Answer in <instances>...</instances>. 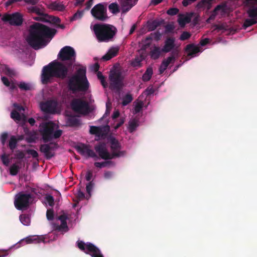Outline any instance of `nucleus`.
<instances>
[{
  "instance_id": "9b49d317",
  "label": "nucleus",
  "mask_w": 257,
  "mask_h": 257,
  "mask_svg": "<svg viewBox=\"0 0 257 257\" xmlns=\"http://www.w3.org/2000/svg\"><path fill=\"white\" fill-rule=\"evenodd\" d=\"M2 20L8 22L12 26H20L23 22V16L18 12L12 14H5L2 17Z\"/></svg>"
},
{
  "instance_id": "6e6d98bb",
  "label": "nucleus",
  "mask_w": 257,
  "mask_h": 257,
  "mask_svg": "<svg viewBox=\"0 0 257 257\" xmlns=\"http://www.w3.org/2000/svg\"><path fill=\"white\" fill-rule=\"evenodd\" d=\"M110 161H106L103 162H95L94 166L97 168H101L102 167H105L107 164H110Z\"/></svg>"
},
{
  "instance_id": "a18cd8bd",
  "label": "nucleus",
  "mask_w": 257,
  "mask_h": 257,
  "mask_svg": "<svg viewBox=\"0 0 257 257\" xmlns=\"http://www.w3.org/2000/svg\"><path fill=\"white\" fill-rule=\"evenodd\" d=\"M18 86L20 89L23 90L27 91L31 89V85L24 82H20Z\"/></svg>"
},
{
  "instance_id": "f8f14e48",
  "label": "nucleus",
  "mask_w": 257,
  "mask_h": 257,
  "mask_svg": "<svg viewBox=\"0 0 257 257\" xmlns=\"http://www.w3.org/2000/svg\"><path fill=\"white\" fill-rule=\"evenodd\" d=\"M58 148L59 145L57 143H50L41 145L40 151L44 154L46 159L50 160L55 156L54 151Z\"/></svg>"
},
{
  "instance_id": "f03ea898",
  "label": "nucleus",
  "mask_w": 257,
  "mask_h": 257,
  "mask_svg": "<svg viewBox=\"0 0 257 257\" xmlns=\"http://www.w3.org/2000/svg\"><path fill=\"white\" fill-rule=\"evenodd\" d=\"M68 69L63 63L54 60L43 67L41 79L43 84L52 82L53 78L64 79L67 76Z\"/></svg>"
},
{
  "instance_id": "2eb2a0df",
  "label": "nucleus",
  "mask_w": 257,
  "mask_h": 257,
  "mask_svg": "<svg viewBox=\"0 0 257 257\" xmlns=\"http://www.w3.org/2000/svg\"><path fill=\"white\" fill-rule=\"evenodd\" d=\"M77 151L82 156L87 157L94 158L95 160L98 159L96 153L89 148V146L83 143H81L75 147Z\"/></svg>"
},
{
  "instance_id": "2f4dec72",
  "label": "nucleus",
  "mask_w": 257,
  "mask_h": 257,
  "mask_svg": "<svg viewBox=\"0 0 257 257\" xmlns=\"http://www.w3.org/2000/svg\"><path fill=\"white\" fill-rule=\"evenodd\" d=\"M161 22L157 20L152 21L151 22H148L147 23V27L148 30L152 31L155 30L158 27L161 25Z\"/></svg>"
},
{
  "instance_id": "cd10ccee",
  "label": "nucleus",
  "mask_w": 257,
  "mask_h": 257,
  "mask_svg": "<svg viewBox=\"0 0 257 257\" xmlns=\"http://www.w3.org/2000/svg\"><path fill=\"white\" fill-rule=\"evenodd\" d=\"M48 8L53 11H58L61 12L63 11L65 9V7L64 5L56 1L50 3L48 6Z\"/></svg>"
},
{
  "instance_id": "79ce46f5",
  "label": "nucleus",
  "mask_w": 257,
  "mask_h": 257,
  "mask_svg": "<svg viewBox=\"0 0 257 257\" xmlns=\"http://www.w3.org/2000/svg\"><path fill=\"white\" fill-rule=\"evenodd\" d=\"M11 117L15 121H20L22 118L20 114L16 110L12 111L11 113Z\"/></svg>"
},
{
  "instance_id": "0e129e2a",
  "label": "nucleus",
  "mask_w": 257,
  "mask_h": 257,
  "mask_svg": "<svg viewBox=\"0 0 257 257\" xmlns=\"http://www.w3.org/2000/svg\"><path fill=\"white\" fill-rule=\"evenodd\" d=\"M2 81L3 83L6 86H9L10 85V81L9 79L5 76H3L2 77Z\"/></svg>"
},
{
  "instance_id": "c9c22d12",
  "label": "nucleus",
  "mask_w": 257,
  "mask_h": 257,
  "mask_svg": "<svg viewBox=\"0 0 257 257\" xmlns=\"http://www.w3.org/2000/svg\"><path fill=\"white\" fill-rule=\"evenodd\" d=\"M20 220L24 225H29L31 222L30 217L29 215L23 214L20 215Z\"/></svg>"
},
{
  "instance_id": "a211bd4d",
  "label": "nucleus",
  "mask_w": 257,
  "mask_h": 257,
  "mask_svg": "<svg viewBox=\"0 0 257 257\" xmlns=\"http://www.w3.org/2000/svg\"><path fill=\"white\" fill-rule=\"evenodd\" d=\"M57 103L53 100H48L41 104L42 110L47 113L53 114L56 112Z\"/></svg>"
},
{
  "instance_id": "39448f33",
  "label": "nucleus",
  "mask_w": 257,
  "mask_h": 257,
  "mask_svg": "<svg viewBox=\"0 0 257 257\" xmlns=\"http://www.w3.org/2000/svg\"><path fill=\"white\" fill-rule=\"evenodd\" d=\"M54 128L55 124L51 121L42 123L40 125L39 132L45 143H47L54 139H58L61 136L62 131L57 130L54 131Z\"/></svg>"
},
{
  "instance_id": "a878e982",
  "label": "nucleus",
  "mask_w": 257,
  "mask_h": 257,
  "mask_svg": "<svg viewBox=\"0 0 257 257\" xmlns=\"http://www.w3.org/2000/svg\"><path fill=\"white\" fill-rule=\"evenodd\" d=\"M119 48L117 47H112L110 48L107 53L102 57V59L105 61H108L111 59L117 54Z\"/></svg>"
},
{
  "instance_id": "4c0bfd02",
  "label": "nucleus",
  "mask_w": 257,
  "mask_h": 257,
  "mask_svg": "<svg viewBox=\"0 0 257 257\" xmlns=\"http://www.w3.org/2000/svg\"><path fill=\"white\" fill-rule=\"evenodd\" d=\"M109 11L113 14H116L120 12L119 7L116 3H112L108 6Z\"/></svg>"
},
{
  "instance_id": "473e14b6",
  "label": "nucleus",
  "mask_w": 257,
  "mask_h": 257,
  "mask_svg": "<svg viewBox=\"0 0 257 257\" xmlns=\"http://www.w3.org/2000/svg\"><path fill=\"white\" fill-rule=\"evenodd\" d=\"M139 126L138 121L136 119H133L130 120L128 122V131L130 133H132L134 132L138 126Z\"/></svg>"
},
{
  "instance_id": "6e6552de",
  "label": "nucleus",
  "mask_w": 257,
  "mask_h": 257,
  "mask_svg": "<svg viewBox=\"0 0 257 257\" xmlns=\"http://www.w3.org/2000/svg\"><path fill=\"white\" fill-rule=\"evenodd\" d=\"M107 4L99 3L96 5L91 10L92 16L100 21H105L108 19L107 14Z\"/></svg>"
},
{
  "instance_id": "393cba45",
  "label": "nucleus",
  "mask_w": 257,
  "mask_h": 257,
  "mask_svg": "<svg viewBox=\"0 0 257 257\" xmlns=\"http://www.w3.org/2000/svg\"><path fill=\"white\" fill-rule=\"evenodd\" d=\"M185 51L188 56L194 57L195 55L200 52V48L193 44H188L186 46Z\"/></svg>"
},
{
  "instance_id": "f257e3e1",
  "label": "nucleus",
  "mask_w": 257,
  "mask_h": 257,
  "mask_svg": "<svg viewBox=\"0 0 257 257\" xmlns=\"http://www.w3.org/2000/svg\"><path fill=\"white\" fill-rule=\"evenodd\" d=\"M29 36L27 39L29 44L35 50L47 45L46 39H51L57 33L55 29L39 23H35L30 27Z\"/></svg>"
},
{
  "instance_id": "680f3d73",
  "label": "nucleus",
  "mask_w": 257,
  "mask_h": 257,
  "mask_svg": "<svg viewBox=\"0 0 257 257\" xmlns=\"http://www.w3.org/2000/svg\"><path fill=\"white\" fill-rule=\"evenodd\" d=\"M93 1L91 0H88L85 4V8L84 9V11H88L89 10L91 7H92L93 5Z\"/></svg>"
},
{
  "instance_id": "603ef678",
  "label": "nucleus",
  "mask_w": 257,
  "mask_h": 257,
  "mask_svg": "<svg viewBox=\"0 0 257 257\" xmlns=\"http://www.w3.org/2000/svg\"><path fill=\"white\" fill-rule=\"evenodd\" d=\"M47 218L48 220H52L54 219V211L52 209H48L46 213Z\"/></svg>"
},
{
  "instance_id": "6ab92c4d",
  "label": "nucleus",
  "mask_w": 257,
  "mask_h": 257,
  "mask_svg": "<svg viewBox=\"0 0 257 257\" xmlns=\"http://www.w3.org/2000/svg\"><path fill=\"white\" fill-rule=\"evenodd\" d=\"M68 217L67 215L63 213L62 214L59 215L58 217V219L60 220L61 224L59 225L56 223H54L53 224V228L54 230L56 231H60L62 230H65V231L68 230V226L67 223V220Z\"/></svg>"
},
{
  "instance_id": "e433bc0d",
  "label": "nucleus",
  "mask_w": 257,
  "mask_h": 257,
  "mask_svg": "<svg viewBox=\"0 0 257 257\" xmlns=\"http://www.w3.org/2000/svg\"><path fill=\"white\" fill-rule=\"evenodd\" d=\"M248 16L250 18H253L257 20V7H253L247 11Z\"/></svg>"
},
{
  "instance_id": "052dcab7",
  "label": "nucleus",
  "mask_w": 257,
  "mask_h": 257,
  "mask_svg": "<svg viewBox=\"0 0 257 257\" xmlns=\"http://www.w3.org/2000/svg\"><path fill=\"white\" fill-rule=\"evenodd\" d=\"M27 153L29 155H31L34 158H36L38 157V153L34 150H28Z\"/></svg>"
},
{
  "instance_id": "aec40b11",
  "label": "nucleus",
  "mask_w": 257,
  "mask_h": 257,
  "mask_svg": "<svg viewBox=\"0 0 257 257\" xmlns=\"http://www.w3.org/2000/svg\"><path fill=\"white\" fill-rule=\"evenodd\" d=\"M175 39L172 37H168L164 42V46L162 48V51L164 53H168L175 50Z\"/></svg>"
},
{
  "instance_id": "1a4fd4ad",
  "label": "nucleus",
  "mask_w": 257,
  "mask_h": 257,
  "mask_svg": "<svg viewBox=\"0 0 257 257\" xmlns=\"http://www.w3.org/2000/svg\"><path fill=\"white\" fill-rule=\"evenodd\" d=\"M94 149L99 157L104 160H110L114 158H119L120 155L113 153L111 154L108 152L106 143L104 142H100L94 147Z\"/></svg>"
},
{
  "instance_id": "c03bdc74",
  "label": "nucleus",
  "mask_w": 257,
  "mask_h": 257,
  "mask_svg": "<svg viewBox=\"0 0 257 257\" xmlns=\"http://www.w3.org/2000/svg\"><path fill=\"white\" fill-rule=\"evenodd\" d=\"M190 21V19L188 17H184L182 18H180L178 19V23L181 27H184L185 25L189 23Z\"/></svg>"
},
{
  "instance_id": "f3484780",
  "label": "nucleus",
  "mask_w": 257,
  "mask_h": 257,
  "mask_svg": "<svg viewBox=\"0 0 257 257\" xmlns=\"http://www.w3.org/2000/svg\"><path fill=\"white\" fill-rule=\"evenodd\" d=\"M110 143L111 153H115L120 155L119 157H123L125 155L126 151L120 150L121 149V145L118 141L115 138L112 137L110 139Z\"/></svg>"
},
{
  "instance_id": "37998d69",
  "label": "nucleus",
  "mask_w": 257,
  "mask_h": 257,
  "mask_svg": "<svg viewBox=\"0 0 257 257\" xmlns=\"http://www.w3.org/2000/svg\"><path fill=\"white\" fill-rule=\"evenodd\" d=\"M9 155H7L5 153L2 155L1 158L2 161L4 165L6 166H8L10 163V160L9 159Z\"/></svg>"
},
{
  "instance_id": "8fccbe9b",
  "label": "nucleus",
  "mask_w": 257,
  "mask_h": 257,
  "mask_svg": "<svg viewBox=\"0 0 257 257\" xmlns=\"http://www.w3.org/2000/svg\"><path fill=\"white\" fill-rule=\"evenodd\" d=\"M143 101H139L137 103L134 107V113L137 114L141 111L142 109L143 106Z\"/></svg>"
},
{
  "instance_id": "4d7b16f0",
  "label": "nucleus",
  "mask_w": 257,
  "mask_h": 257,
  "mask_svg": "<svg viewBox=\"0 0 257 257\" xmlns=\"http://www.w3.org/2000/svg\"><path fill=\"white\" fill-rule=\"evenodd\" d=\"M179 12V10L177 8H170L169 9L167 12V13L168 15L170 16H174L178 14Z\"/></svg>"
},
{
  "instance_id": "423d86ee",
  "label": "nucleus",
  "mask_w": 257,
  "mask_h": 257,
  "mask_svg": "<svg viewBox=\"0 0 257 257\" xmlns=\"http://www.w3.org/2000/svg\"><path fill=\"white\" fill-rule=\"evenodd\" d=\"M77 246L81 251L89 254L91 257H104L100 250L91 242H87L85 243L82 240H78Z\"/></svg>"
},
{
  "instance_id": "412c9836",
  "label": "nucleus",
  "mask_w": 257,
  "mask_h": 257,
  "mask_svg": "<svg viewBox=\"0 0 257 257\" xmlns=\"http://www.w3.org/2000/svg\"><path fill=\"white\" fill-rule=\"evenodd\" d=\"M35 20L37 21H42L45 22H48L56 26L60 23L61 20L60 18L57 17L50 16L48 14H45L44 17H36Z\"/></svg>"
},
{
  "instance_id": "c85d7f7f",
  "label": "nucleus",
  "mask_w": 257,
  "mask_h": 257,
  "mask_svg": "<svg viewBox=\"0 0 257 257\" xmlns=\"http://www.w3.org/2000/svg\"><path fill=\"white\" fill-rule=\"evenodd\" d=\"M162 49L159 47L154 46L153 49L151 51L150 55L151 58L154 60L158 59L161 54Z\"/></svg>"
},
{
  "instance_id": "5701e85b",
  "label": "nucleus",
  "mask_w": 257,
  "mask_h": 257,
  "mask_svg": "<svg viewBox=\"0 0 257 257\" xmlns=\"http://www.w3.org/2000/svg\"><path fill=\"white\" fill-rule=\"evenodd\" d=\"M226 7L227 6L226 4H221L217 5L213 11L212 13H211L209 18L207 19V21L208 22L210 20H214L219 11H221L222 13L223 14L225 13L226 12Z\"/></svg>"
},
{
  "instance_id": "b1692460",
  "label": "nucleus",
  "mask_w": 257,
  "mask_h": 257,
  "mask_svg": "<svg viewBox=\"0 0 257 257\" xmlns=\"http://www.w3.org/2000/svg\"><path fill=\"white\" fill-rule=\"evenodd\" d=\"M45 237L43 235L41 236H30L22 239L20 241V243H22L25 241L27 244L32 243H39L40 242H44Z\"/></svg>"
},
{
  "instance_id": "5fc2aeb1",
  "label": "nucleus",
  "mask_w": 257,
  "mask_h": 257,
  "mask_svg": "<svg viewBox=\"0 0 257 257\" xmlns=\"http://www.w3.org/2000/svg\"><path fill=\"white\" fill-rule=\"evenodd\" d=\"M93 186L94 183L92 182V181H90L86 185V192L89 194V196L91 195V192L93 188Z\"/></svg>"
},
{
  "instance_id": "0eeeda50",
  "label": "nucleus",
  "mask_w": 257,
  "mask_h": 257,
  "mask_svg": "<svg viewBox=\"0 0 257 257\" xmlns=\"http://www.w3.org/2000/svg\"><path fill=\"white\" fill-rule=\"evenodd\" d=\"M32 199L33 195L31 194L20 192L15 196V206L17 209L20 210L27 209L32 202Z\"/></svg>"
},
{
  "instance_id": "ddd939ff",
  "label": "nucleus",
  "mask_w": 257,
  "mask_h": 257,
  "mask_svg": "<svg viewBox=\"0 0 257 257\" xmlns=\"http://www.w3.org/2000/svg\"><path fill=\"white\" fill-rule=\"evenodd\" d=\"M110 89L119 91L123 86V77L119 72H114L110 75Z\"/></svg>"
},
{
  "instance_id": "4be33fe9",
  "label": "nucleus",
  "mask_w": 257,
  "mask_h": 257,
  "mask_svg": "<svg viewBox=\"0 0 257 257\" xmlns=\"http://www.w3.org/2000/svg\"><path fill=\"white\" fill-rule=\"evenodd\" d=\"M179 52V50L177 48L172 51L170 54V56L162 62L164 65H165V67H168L170 63H174L175 60L178 58Z\"/></svg>"
},
{
  "instance_id": "e2e57ef3",
  "label": "nucleus",
  "mask_w": 257,
  "mask_h": 257,
  "mask_svg": "<svg viewBox=\"0 0 257 257\" xmlns=\"http://www.w3.org/2000/svg\"><path fill=\"white\" fill-rule=\"evenodd\" d=\"M14 106L16 108V109L18 111H24L25 110L24 107L21 105H19V104H17L16 103L14 104Z\"/></svg>"
},
{
  "instance_id": "774afa93",
  "label": "nucleus",
  "mask_w": 257,
  "mask_h": 257,
  "mask_svg": "<svg viewBox=\"0 0 257 257\" xmlns=\"http://www.w3.org/2000/svg\"><path fill=\"white\" fill-rule=\"evenodd\" d=\"M209 39L208 38H205V39L201 40V41L200 42V44L202 46H204L206 45H207L208 43H209Z\"/></svg>"
},
{
  "instance_id": "864d4df0",
  "label": "nucleus",
  "mask_w": 257,
  "mask_h": 257,
  "mask_svg": "<svg viewBox=\"0 0 257 257\" xmlns=\"http://www.w3.org/2000/svg\"><path fill=\"white\" fill-rule=\"evenodd\" d=\"M69 123L72 126H77L79 124V120L78 118L73 117L69 119Z\"/></svg>"
},
{
  "instance_id": "c756f323",
  "label": "nucleus",
  "mask_w": 257,
  "mask_h": 257,
  "mask_svg": "<svg viewBox=\"0 0 257 257\" xmlns=\"http://www.w3.org/2000/svg\"><path fill=\"white\" fill-rule=\"evenodd\" d=\"M28 10L29 12L35 13L40 16V17H44L46 14L43 12V11L37 6H31L28 8Z\"/></svg>"
},
{
  "instance_id": "3c124183",
  "label": "nucleus",
  "mask_w": 257,
  "mask_h": 257,
  "mask_svg": "<svg viewBox=\"0 0 257 257\" xmlns=\"http://www.w3.org/2000/svg\"><path fill=\"white\" fill-rule=\"evenodd\" d=\"M190 37L191 34L190 33L184 31L181 34L180 37V40L181 41H185L189 39Z\"/></svg>"
},
{
  "instance_id": "20e7f679",
  "label": "nucleus",
  "mask_w": 257,
  "mask_h": 257,
  "mask_svg": "<svg viewBox=\"0 0 257 257\" xmlns=\"http://www.w3.org/2000/svg\"><path fill=\"white\" fill-rule=\"evenodd\" d=\"M93 31L98 41L105 42L111 41L117 32L114 26L106 24H95Z\"/></svg>"
},
{
  "instance_id": "9d476101",
  "label": "nucleus",
  "mask_w": 257,
  "mask_h": 257,
  "mask_svg": "<svg viewBox=\"0 0 257 257\" xmlns=\"http://www.w3.org/2000/svg\"><path fill=\"white\" fill-rule=\"evenodd\" d=\"M76 57V53L74 49L68 46L62 48L58 54V59L61 61L66 60L74 61Z\"/></svg>"
},
{
  "instance_id": "4468645a",
  "label": "nucleus",
  "mask_w": 257,
  "mask_h": 257,
  "mask_svg": "<svg viewBox=\"0 0 257 257\" xmlns=\"http://www.w3.org/2000/svg\"><path fill=\"white\" fill-rule=\"evenodd\" d=\"M71 106L72 109L76 112L83 113L88 112V103L81 99H74L71 103Z\"/></svg>"
},
{
  "instance_id": "bf43d9fd",
  "label": "nucleus",
  "mask_w": 257,
  "mask_h": 257,
  "mask_svg": "<svg viewBox=\"0 0 257 257\" xmlns=\"http://www.w3.org/2000/svg\"><path fill=\"white\" fill-rule=\"evenodd\" d=\"M15 156L17 159L21 160L25 157V154L21 151H18L15 154Z\"/></svg>"
},
{
  "instance_id": "09e8293b",
  "label": "nucleus",
  "mask_w": 257,
  "mask_h": 257,
  "mask_svg": "<svg viewBox=\"0 0 257 257\" xmlns=\"http://www.w3.org/2000/svg\"><path fill=\"white\" fill-rule=\"evenodd\" d=\"M3 71L5 74L9 76H12L15 75V72L13 70L10 68L8 66L5 65L3 69Z\"/></svg>"
},
{
  "instance_id": "13d9d810",
  "label": "nucleus",
  "mask_w": 257,
  "mask_h": 257,
  "mask_svg": "<svg viewBox=\"0 0 257 257\" xmlns=\"http://www.w3.org/2000/svg\"><path fill=\"white\" fill-rule=\"evenodd\" d=\"M76 198L78 201L82 200L85 198V194L79 190L76 194Z\"/></svg>"
},
{
  "instance_id": "a19ab883",
  "label": "nucleus",
  "mask_w": 257,
  "mask_h": 257,
  "mask_svg": "<svg viewBox=\"0 0 257 257\" xmlns=\"http://www.w3.org/2000/svg\"><path fill=\"white\" fill-rule=\"evenodd\" d=\"M97 76L98 79L100 81L102 86L104 88H106L107 87V83L105 81V77L103 75L102 73L100 71H98Z\"/></svg>"
},
{
  "instance_id": "dca6fc26",
  "label": "nucleus",
  "mask_w": 257,
  "mask_h": 257,
  "mask_svg": "<svg viewBox=\"0 0 257 257\" xmlns=\"http://www.w3.org/2000/svg\"><path fill=\"white\" fill-rule=\"evenodd\" d=\"M109 130L110 127L107 124L101 126H90L89 133L99 138H103L107 135Z\"/></svg>"
},
{
  "instance_id": "58836bf2",
  "label": "nucleus",
  "mask_w": 257,
  "mask_h": 257,
  "mask_svg": "<svg viewBox=\"0 0 257 257\" xmlns=\"http://www.w3.org/2000/svg\"><path fill=\"white\" fill-rule=\"evenodd\" d=\"M256 24H257V20H256L255 19H246V20H245L243 23V27L244 29H246V28Z\"/></svg>"
},
{
  "instance_id": "7ed1b4c3",
  "label": "nucleus",
  "mask_w": 257,
  "mask_h": 257,
  "mask_svg": "<svg viewBox=\"0 0 257 257\" xmlns=\"http://www.w3.org/2000/svg\"><path fill=\"white\" fill-rule=\"evenodd\" d=\"M86 67L79 68L76 73L69 79L68 86L69 90L86 92L89 87V83L86 76Z\"/></svg>"
},
{
  "instance_id": "7c9ffc66",
  "label": "nucleus",
  "mask_w": 257,
  "mask_h": 257,
  "mask_svg": "<svg viewBox=\"0 0 257 257\" xmlns=\"http://www.w3.org/2000/svg\"><path fill=\"white\" fill-rule=\"evenodd\" d=\"M213 0H201L197 5V8L198 9L207 8L209 9L211 6V2Z\"/></svg>"
},
{
  "instance_id": "69168bd1",
  "label": "nucleus",
  "mask_w": 257,
  "mask_h": 257,
  "mask_svg": "<svg viewBox=\"0 0 257 257\" xmlns=\"http://www.w3.org/2000/svg\"><path fill=\"white\" fill-rule=\"evenodd\" d=\"M92 176H93V174H92V171H88L87 172L86 175V177H85L86 180L87 181H90L91 180V179H92Z\"/></svg>"
},
{
  "instance_id": "72a5a7b5",
  "label": "nucleus",
  "mask_w": 257,
  "mask_h": 257,
  "mask_svg": "<svg viewBox=\"0 0 257 257\" xmlns=\"http://www.w3.org/2000/svg\"><path fill=\"white\" fill-rule=\"evenodd\" d=\"M18 140L16 138L15 136L11 137L9 142L8 147L9 148L13 151L17 147Z\"/></svg>"
},
{
  "instance_id": "f704fd0d",
  "label": "nucleus",
  "mask_w": 257,
  "mask_h": 257,
  "mask_svg": "<svg viewBox=\"0 0 257 257\" xmlns=\"http://www.w3.org/2000/svg\"><path fill=\"white\" fill-rule=\"evenodd\" d=\"M153 71L152 68H148L143 75L142 79L144 82L149 81L153 75Z\"/></svg>"
},
{
  "instance_id": "338daca9",
  "label": "nucleus",
  "mask_w": 257,
  "mask_h": 257,
  "mask_svg": "<svg viewBox=\"0 0 257 257\" xmlns=\"http://www.w3.org/2000/svg\"><path fill=\"white\" fill-rule=\"evenodd\" d=\"M146 94L147 95H151L152 94H153L154 93V89H153V87H148L146 89Z\"/></svg>"
},
{
  "instance_id": "49530a36",
  "label": "nucleus",
  "mask_w": 257,
  "mask_h": 257,
  "mask_svg": "<svg viewBox=\"0 0 257 257\" xmlns=\"http://www.w3.org/2000/svg\"><path fill=\"white\" fill-rule=\"evenodd\" d=\"M83 15V11H78L75 13L72 17L70 19L71 21H75L82 18Z\"/></svg>"
},
{
  "instance_id": "bb28decb",
  "label": "nucleus",
  "mask_w": 257,
  "mask_h": 257,
  "mask_svg": "<svg viewBox=\"0 0 257 257\" xmlns=\"http://www.w3.org/2000/svg\"><path fill=\"white\" fill-rule=\"evenodd\" d=\"M22 161L21 160L17 161L13 164L10 168V174L12 176H16L18 174L21 168Z\"/></svg>"
},
{
  "instance_id": "de8ad7c7",
  "label": "nucleus",
  "mask_w": 257,
  "mask_h": 257,
  "mask_svg": "<svg viewBox=\"0 0 257 257\" xmlns=\"http://www.w3.org/2000/svg\"><path fill=\"white\" fill-rule=\"evenodd\" d=\"M45 199L50 206H53L54 205V199L51 195L47 194L45 197Z\"/></svg>"
},
{
  "instance_id": "ea45409f",
  "label": "nucleus",
  "mask_w": 257,
  "mask_h": 257,
  "mask_svg": "<svg viewBox=\"0 0 257 257\" xmlns=\"http://www.w3.org/2000/svg\"><path fill=\"white\" fill-rule=\"evenodd\" d=\"M133 99V97L132 94H126L122 98V105L123 106H126L130 103H131Z\"/></svg>"
}]
</instances>
